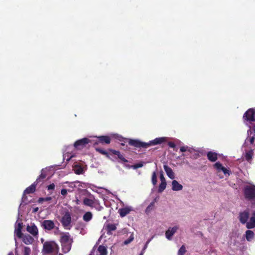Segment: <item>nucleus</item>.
Instances as JSON below:
<instances>
[{"instance_id": "obj_1", "label": "nucleus", "mask_w": 255, "mask_h": 255, "mask_svg": "<svg viewBox=\"0 0 255 255\" xmlns=\"http://www.w3.org/2000/svg\"><path fill=\"white\" fill-rule=\"evenodd\" d=\"M248 136L245 141L243 148H245L244 150L246 151V159L248 161H250L253 155L252 149L253 147H255V144H254L255 136V128H251L250 127V129L248 130Z\"/></svg>"}, {"instance_id": "obj_2", "label": "nucleus", "mask_w": 255, "mask_h": 255, "mask_svg": "<svg viewBox=\"0 0 255 255\" xmlns=\"http://www.w3.org/2000/svg\"><path fill=\"white\" fill-rule=\"evenodd\" d=\"M58 252V245L55 242L47 241L43 244L42 252L44 255H57Z\"/></svg>"}, {"instance_id": "obj_3", "label": "nucleus", "mask_w": 255, "mask_h": 255, "mask_svg": "<svg viewBox=\"0 0 255 255\" xmlns=\"http://www.w3.org/2000/svg\"><path fill=\"white\" fill-rule=\"evenodd\" d=\"M62 249L64 253L70 251L71 248V245L73 242L72 239L68 233L63 234L60 239Z\"/></svg>"}, {"instance_id": "obj_4", "label": "nucleus", "mask_w": 255, "mask_h": 255, "mask_svg": "<svg viewBox=\"0 0 255 255\" xmlns=\"http://www.w3.org/2000/svg\"><path fill=\"white\" fill-rule=\"evenodd\" d=\"M245 196L246 199L251 201L252 203L255 204V186L248 185L244 190Z\"/></svg>"}, {"instance_id": "obj_5", "label": "nucleus", "mask_w": 255, "mask_h": 255, "mask_svg": "<svg viewBox=\"0 0 255 255\" xmlns=\"http://www.w3.org/2000/svg\"><path fill=\"white\" fill-rule=\"evenodd\" d=\"M244 119L249 122L255 121V110L254 109L248 110L244 115Z\"/></svg>"}, {"instance_id": "obj_6", "label": "nucleus", "mask_w": 255, "mask_h": 255, "mask_svg": "<svg viewBox=\"0 0 255 255\" xmlns=\"http://www.w3.org/2000/svg\"><path fill=\"white\" fill-rule=\"evenodd\" d=\"M63 226L66 228H69L71 222V214L69 212H66L63 215L61 221Z\"/></svg>"}, {"instance_id": "obj_7", "label": "nucleus", "mask_w": 255, "mask_h": 255, "mask_svg": "<svg viewBox=\"0 0 255 255\" xmlns=\"http://www.w3.org/2000/svg\"><path fill=\"white\" fill-rule=\"evenodd\" d=\"M26 231L34 237H37L38 234L37 227L34 223H30L26 226Z\"/></svg>"}, {"instance_id": "obj_8", "label": "nucleus", "mask_w": 255, "mask_h": 255, "mask_svg": "<svg viewBox=\"0 0 255 255\" xmlns=\"http://www.w3.org/2000/svg\"><path fill=\"white\" fill-rule=\"evenodd\" d=\"M90 142V141L88 138H83L76 141L74 143V146L77 149H81Z\"/></svg>"}, {"instance_id": "obj_9", "label": "nucleus", "mask_w": 255, "mask_h": 255, "mask_svg": "<svg viewBox=\"0 0 255 255\" xmlns=\"http://www.w3.org/2000/svg\"><path fill=\"white\" fill-rule=\"evenodd\" d=\"M178 229L179 227L178 226L169 228L165 233L166 238L169 240H171L172 236L177 232Z\"/></svg>"}, {"instance_id": "obj_10", "label": "nucleus", "mask_w": 255, "mask_h": 255, "mask_svg": "<svg viewBox=\"0 0 255 255\" xmlns=\"http://www.w3.org/2000/svg\"><path fill=\"white\" fill-rule=\"evenodd\" d=\"M128 143L130 145L136 147L146 148V142H142L139 140L129 139Z\"/></svg>"}, {"instance_id": "obj_11", "label": "nucleus", "mask_w": 255, "mask_h": 255, "mask_svg": "<svg viewBox=\"0 0 255 255\" xmlns=\"http://www.w3.org/2000/svg\"><path fill=\"white\" fill-rule=\"evenodd\" d=\"M42 227L45 230L50 231L54 228L55 224L51 220H44L42 223Z\"/></svg>"}, {"instance_id": "obj_12", "label": "nucleus", "mask_w": 255, "mask_h": 255, "mask_svg": "<svg viewBox=\"0 0 255 255\" xmlns=\"http://www.w3.org/2000/svg\"><path fill=\"white\" fill-rule=\"evenodd\" d=\"M165 140V137H158L155 139L149 141L148 142H146V148L152 145H155L157 144H161Z\"/></svg>"}, {"instance_id": "obj_13", "label": "nucleus", "mask_w": 255, "mask_h": 255, "mask_svg": "<svg viewBox=\"0 0 255 255\" xmlns=\"http://www.w3.org/2000/svg\"><path fill=\"white\" fill-rule=\"evenodd\" d=\"M215 167L217 169L218 172L222 171L225 175H230V171L225 167H224L222 164L220 162H216L214 165Z\"/></svg>"}, {"instance_id": "obj_14", "label": "nucleus", "mask_w": 255, "mask_h": 255, "mask_svg": "<svg viewBox=\"0 0 255 255\" xmlns=\"http://www.w3.org/2000/svg\"><path fill=\"white\" fill-rule=\"evenodd\" d=\"M133 209L130 206H126L121 208L119 210V213L122 217L126 216L127 214H129L130 211H132Z\"/></svg>"}, {"instance_id": "obj_15", "label": "nucleus", "mask_w": 255, "mask_h": 255, "mask_svg": "<svg viewBox=\"0 0 255 255\" xmlns=\"http://www.w3.org/2000/svg\"><path fill=\"white\" fill-rule=\"evenodd\" d=\"M96 200L93 195H90L89 198H86L84 199L83 203L86 206L93 207Z\"/></svg>"}, {"instance_id": "obj_16", "label": "nucleus", "mask_w": 255, "mask_h": 255, "mask_svg": "<svg viewBox=\"0 0 255 255\" xmlns=\"http://www.w3.org/2000/svg\"><path fill=\"white\" fill-rule=\"evenodd\" d=\"M246 227L248 229H252L255 227V211H254L249 221L247 223Z\"/></svg>"}, {"instance_id": "obj_17", "label": "nucleus", "mask_w": 255, "mask_h": 255, "mask_svg": "<svg viewBox=\"0 0 255 255\" xmlns=\"http://www.w3.org/2000/svg\"><path fill=\"white\" fill-rule=\"evenodd\" d=\"M21 229L22 223L16 222L15 227L14 233L15 235L19 238H21L23 236V234L21 233Z\"/></svg>"}, {"instance_id": "obj_18", "label": "nucleus", "mask_w": 255, "mask_h": 255, "mask_svg": "<svg viewBox=\"0 0 255 255\" xmlns=\"http://www.w3.org/2000/svg\"><path fill=\"white\" fill-rule=\"evenodd\" d=\"M172 190L174 191H181L183 189V186L177 181L174 180L172 182Z\"/></svg>"}, {"instance_id": "obj_19", "label": "nucleus", "mask_w": 255, "mask_h": 255, "mask_svg": "<svg viewBox=\"0 0 255 255\" xmlns=\"http://www.w3.org/2000/svg\"><path fill=\"white\" fill-rule=\"evenodd\" d=\"M21 238L22 239V242L26 245H30L32 244L34 241L33 237L29 235H23Z\"/></svg>"}, {"instance_id": "obj_20", "label": "nucleus", "mask_w": 255, "mask_h": 255, "mask_svg": "<svg viewBox=\"0 0 255 255\" xmlns=\"http://www.w3.org/2000/svg\"><path fill=\"white\" fill-rule=\"evenodd\" d=\"M163 168L168 177L171 179H173L175 178V175L172 169L165 164L164 165Z\"/></svg>"}, {"instance_id": "obj_21", "label": "nucleus", "mask_w": 255, "mask_h": 255, "mask_svg": "<svg viewBox=\"0 0 255 255\" xmlns=\"http://www.w3.org/2000/svg\"><path fill=\"white\" fill-rule=\"evenodd\" d=\"M105 229L107 231V234L111 235L113 231L116 230L117 227L115 224L108 223L105 225Z\"/></svg>"}, {"instance_id": "obj_22", "label": "nucleus", "mask_w": 255, "mask_h": 255, "mask_svg": "<svg viewBox=\"0 0 255 255\" xmlns=\"http://www.w3.org/2000/svg\"><path fill=\"white\" fill-rule=\"evenodd\" d=\"M240 221L243 224L247 223V220L249 218V212L248 211H244L240 214Z\"/></svg>"}, {"instance_id": "obj_23", "label": "nucleus", "mask_w": 255, "mask_h": 255, "mask_svg": "<svg viewBox=\"0 0 255 255\" xmlns=\"http://www.w3.org/2000/svg\"><path fill=\"white\" fill-rule=\"evenodd\" d=\"M207 157L210 161L214 162L217 159V154L215 152L210 151L207 153Z\"/></svg>"}, {"instance_id": "obj_24", "label": "nucleus", "mask_w": 255, "mask_h": 255, "mask_svg": "<svg viewBox=\"0 0 255 255\" xmlns=\"http://www.w3.org/2000/svg\"><path fill=\"white\" fill-rule=\"evenodd\" d=\"M99 141L102 143L109 144L111 142V139L110 137L107 136H100L98 137Z\"/></svg>"}, {"instance_id": "obj_25", "label": "nucleus", "mask_w": 255, "mask_h": 255, "mask_svg": "<svg viewBox=\"0 0 255 255\" xmlns=\"http://www.w3.org/2000/svg\"><path fill=\"white\" fill-rule=\"evenodd\" d=\"M79 183H80V182L79 181H75L74 182H69V183L67 182V183H66L67 185H65L64 187L66 188H70L71 189H72V192L73 190H74V189L77 187L76 184H79Z\"/></svg>"}, {"instance_id": "obj_26", "label": "nucleus", "mask_w": 255, "mask_h": 255, "mask_svg": "<svg viewBox=\"0 0 255 255\" xmlns=\"http://www.w3.org/2000/svg\"><path fill=\"white\" fill-rule=\"evenodd\" d=\"M35 190V182L30 185L29 187H27L24 192V194H30L33 193Z\"/></svg>"}, {"instance_id": "obj_27", "label": "nucleus", "mask_w": 255, "mask_h": 255, "mask_svg": "<svg viewBox=\"0 0 255 255\" xmlns=\"http://www.w3.org/2000/svg\"><path fill=\"white\" fill-rule=\"evenodd\" d=\"M93 217V215L91 212H87L83 216V220L86 222L90 221Z\"/></svg>"}, {"instance_id": "obj_28", "label": "nucleus", "mask_w": 255, "mask_h": 255, "mask_svg": "<svg viewBox=\"0 0 255 255\" xmlns=\"http://www.w3.org/2000/svg\"><path fill=\"white\" fill-rule=\"evenodd\" d=\"M246 239L248 241H251L254 237V233L253 231L248 230L246 233Z\"/></svg>"}, {"instance_id": "obj_29", "label": "nucleus", "mask_w": 255, "mask_h": 255, "mask_svg": "<svg viewBox=\"0 0 255 255\" xmlns=\"http://www.w3.org/2000/svg\"><path fill=\"white\" fill-rule=\"evenodd\" d=\"M92 208H95L98 211H101L103 208L100 205L99 201L97 199L96 200Z\"/></svg>"}, {"instance_id": "obj_30", "label": "nucleus", "mask_w": 255, "mask_h": 255, "mask_svg": "<svg viewBox=\"0 0 255 255\" xmlns=\"http://www.w3.org/2000/svg\"><path fill=\"white\" fill-rule=\"evenodd\" d=\"M74 170L76 174H82L83 172V169L81 166L76 165L74 167Z\"/></svg>"}, {"instance_id": "obj_31", "label": "nucleus", "mask_w": 255, "mask_h": 255, "mask_svg": "<svg viewBox=\"0 0 255 255\" xmlns=\"http://www.w3.org/2000/svg\"><path fill=\"white\" fill-rule=\"evenodd\" d=\"M166 182H161L158 188V192L161 193L166 188Z\"/></svg>"}, {"instance_id": "obj_32", "label": "nucleus", "mask_w": 255, "mask_h": 255, "mask_svg": "<svg viewBox=\"0 0 255 255\" xmlns=\"http://www.w3.org/2000/svg\"><path fill=\"white\" fill-rule=\"evenodd\" d=\"M73 156H74V155L73 154L67 152V153H65L64 154L63 158H64V160H66L67 161H68Z\"/></svg>"}, {"instance_id": "obj_33", "label": "nucleus", "mask_w": 255, "mask_h": 255, "mask_svg": "<svg viewBox=\"0 0 255 255\" xmlns=\"http://www.w3.org/2000/svg\"><path fill=\"white\" fill-rule=\"evenodd\" d=\"M180 150L181 152H184L186 151H188L189 152H192V148L188 146H182L180 148Z\"/></svg>"}, {"instance_id": "obj_34", "label": "nucleus", "mask_w": 255, "mask_h": 255, "mask_svg": "<svg viewBox=\"0 0 255 255\" xmlns=\"http://www.w3.org/2000/svg\"><path fill=\"white\" fill-rule=\"evenodd\" d=\"M134 239V236L133 234H130L129 238L128 240H126L124 241V244L125 245H127L130 243H131Z\"/></svg>"}, {"instance_id": "obj_35", "label": "nucleus", "mask_w": 255, "mask_h": 255, "mask_svg": "<svg viewBox=\"0 0 255 255\" xmlns=\"http://www.w3.org/2000/svg\"><path fill=\"white\" fill-rule=\"evenodd\" d=\"M152 183L154 185H155L157 183V176L155 172H153L152 175Z\"/></svg>"}, {"instance_id": "obj_36", "label": "nucleus", "mask_w": 255, "mask_h": 255, "mask_svg": "<svg viewBox=\"0 0 255 255\" xmlns=\"http://www.w3.org/2000/svg\"><path fill=\"white\" fill-rule=\"evenodd\" d=\"M68 192H72V189H71L70 188L63 189L61 191V194L63 196H65L66 195Z\"/></svg>"}, {"instance_id": "obj_37", "label": "nucleus", "mask_w": 255, "mask_h": 255, "mask_svg": "<svg viewBox=\"0 0 255 255\" xmlns=\"http://www.w3.org/2000/svg\"><path fill=\"white\" fill-rule=\"evenodd\" d=\"M186 252V249L184 246H182L178 251V255H183Z\"/></svg>"}, {"instance_id": "obj_38", "label": "nucleus", "mask_w": 255, "mask_h": 255, "mask_svg": "<svg viewBox=\"0 0 255 255\" xmlns=\"http://www.w3.org/2000/svg\"><path fill=\"white\" fill-rule=\"evenodd\" d=\"M30 249L28 247H25L24 248L23 255H29L30 253Z\"/></svg>"}, {"instance_id": "obj_39", "label": "nucleus", "mask_w": 255, "mask_h": 255, "mask_svg": "<svg viewBox=\"0 0 255 255\" xmlns=\"http://www.w3.org/2000/svg\"><path fill=\"white\" fill-rule=\"evenodd\" d=\"M153 205H154V203H151L146 209V212L147 213H149L151 211V210H152V208H153Z\"/></svg>"}, {"instance_id": "obj_40", "label": "nucleus", "mask_w": 255, "mask_h": 255, "mask_svg": "<svg viewBox=\"0 0 255 255\" xmlns=\"http://www.w3.org/2000/svg\"><path fill=\"white\" fill-rule=\"evenodd\" d=\"M160 179L161 182H166L162 171L160 173Z\"/></svg>"}, {"instance_id": "obj_41", "label": "nucleus", "mask_w": 255, "mask_h": 255, "mask_svg": "<svg viewBox=\"0 0 255 255\" xmlns=\"http://www.w3.org/2000/svg\"><path fill=\"white\" fill-rule=\"evenodd\" d=\"M51 199V197H46V198H41L39 199V202H42V201H49Z\"/></svg>"}, {"instance_id": "obj_42", "label": "nucleus", "mask_w": 255, "mask_h": 255, "mask_svg": "<svg viewBox=\"0 0 255 255\" xmlns=\"http://www.w3.org/2000/svg\"><path fill=\"white\" fill-rule=\"evenodd\" d=\"M55 188V185L54 183L50 184L47 186L48 190H53Z\"/></svg>"}, {"instance_id": "obj_43", "label": "nucleus", "mask_w": 255, "mask_h": 255, "mask_svg": "<svg viewBox=\"0 0 255 255\" xmlns=\"http://www.w3.org/2000/svg\"><path fill=\"white\" fill-rule=\"evenodd\" d=\"M113 153H114V154H115V155H118V157H119V158H121V156H122V155L121 154L120 152L119 151L114 150V151H113Z\"/></svg>"}, {"instance_id": "obj_44", "label": "nucleus", "mask_w": 255, "mask_h": 255, "mask_svg": "<svg viewBox=\"0 0 255 255\" xmlns=\"http://www.w3.org/2000/svg\"><path fill=\"white\" fill-rule=\"evenodd\" d=\"M45 177H46V175L43 174V170H42L41 174L39 176V177L38 178V179H37L36 180V181L38 182V180H39L40 178L44 179Z\"/></svg>"}, {"instance_id": "obj_45", "label": "nucleus", "mask_w": 255, "mask_h": 255, "mask_svg": "<svg viewBox=\"0 0 255 255\" xmlns=\"http://www.w3.org/2000/svg\"><path fill=\"white\" fill-rule=\"evenodd\" d=\"M168 144L170 147L172 148H174L175 146V143L172 142H169Z\"/></svg>"}, {"instance_id": "obj_46", "label": "nucleus", "mask_w": 255, "mask_h": 255, "mask_svg": "<svg viewBox=\"0 0 255 255\" xmlns=\"http://www.w3.org/2000/svg\"><path fill=\"white\" fill-rule=\"evenodd\" d=\"M97 150L98 151H99L100 152H101V153L103 154H107V152L103 150L99 149H97Z\"/></svg>"}, {"instance_id": "obj_47", "label": "nucleus", "mask_w": 255, "mask_h": 255, "mask_svg": "<svg viewBox=\"0 0 255 255\" xmlns=\"http://www.w3.org/2000/svg\"><path fill=\"white\" fill-rule=\"evenodd\" d=\"M149 242H150V241H148V242H147V243H146L144 247V248L143 249V250H145L146 249L147 244L149 243Z\"/></svg>"}, {"instance_id": "obj_48", "label": "nucleus", "mask_w": 255, "mask_h": 255, "mask_svg": "<svg viewBox=\"0 0 255 255\" xmlns=\"http://www.w3.org/2000/svg\"><path fill=\"white\" fill-rule=\"evenodd\" d=\"M38 210V207L34 208H33V212H36Z\"/></svg>"}, {"instance_id": "obj_49", "label": "nucleus", "mask_w": 255, "mask_h": 255, "mask_svg": "<svg viewBox=\"0 0 255 255\" xmlns=\"http://www.w3.org/2000/svg\"><path fill=\"white\" fill-rule=\"evenodd\" d=\"M142 166V164H138L137 166V167H141Z\"/></svg>"}, {"instance_id": "obj_50", "label": "nucleus", "mask_w": 255, "mask_h": 255, "mask_svg": "<svg viewBox=\"0 0 255 255\" xmlns=\"http://www.w3.org/2000/svg\"><path fill=\"white\" fill-rule=\"evenodd\" d=\"M8 255H13V253H12V252H10V253H9L8 254Z\"/></svg>"}, {"instance_id": "obj_51", "label": "nucleus", "mask_w": 255, "mask_h": 255, "mask_svg": "<svg viewBox=\"0 0 255 255\" xmlns=\"http://www.w3.org/2000/svg\"><path fill=\"white\" fill-rule=\"evenodd\" d=\"M144 250H143V251L141 252V254H143Z\"/></svg>"}, {"instance_id": "obj_52", "label": "nucleus", "mask_w": 255, "mask_h": 255, "mask_svg": "<svg viewBox=\"0 0 255 255\" xmlns=\"http://www.w3.org/2000/svg\"><path fill=\"white\" fill-rule=\"evenodd\" d=\"M92 254H93V252L91 253V254L90 255H92Z\"/></svg>"}, {"instance_id": "obj_53", "label": "nucleus", "mask_w": 255, "mask_h": 255, "mask_svg": "<svg viewBox=\"0 0 255 255\" xmlns=\"http://www.w3.org/2000/svg\"><path fill=\"white\" fill-rule=\"evenodd\" d=\"M78 200L77 201V204H78Z\"/></svg>"}, {"instance_id": "obj_54", "label": "nucleus", "mask_w": 255, "mask_h": 255, "mask_svg": "<svg viewBox=\"0 0 255 255\" xmlns=\"http://www.w3.org/2000/svg\"><path fill=\"white\" fill-rule=\"evenodd\" d=\"M140 255H143V254H141V253H140Z\"/></svg>"}, {"instance_id": "obj_55", "label": "nucleus", "mask_w": 255, "mask_h": 255, "mask_svg": "<svg viewBox=\"0 0 255 255\" xmlns=\"http://www.w3.org/2000/svg\"><path fill=\"white\" fill-rule=\"evenodd\" d=\"M59 255H62V254H60Z\"/></svg>"}]
</instances>
